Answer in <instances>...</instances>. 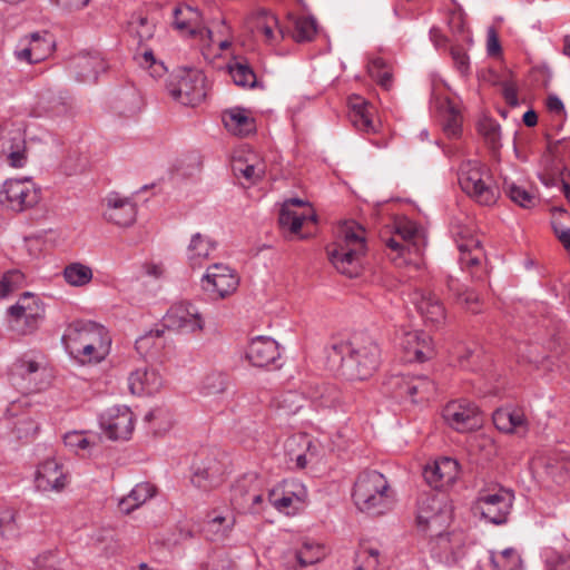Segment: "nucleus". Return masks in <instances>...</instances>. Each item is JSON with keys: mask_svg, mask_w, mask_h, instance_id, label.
Instances as JSON below:
<instances>
[{"mask_svg": "<svg viewBox=\"0 0 570 570\" xmlns=\"http://www.w3.org/2000/svg\"><path fill=\"white\" fill-rule=\"evenodd\" d=\"M380 356L379 345L363 333L333 344L328 353L332 362H340L337 371L347 381H364L371 377L379 368Z\"/></svg>", "mask_w": 570, "mask_h": 570, "instance_id": "nucleus-1", "label": "nucleus"}, {"mask_svg": "<svg viewBox=\"0 0 570 570\" xmlns=\"http://www.w3.org/2000/svg\"><path fill=\"white\" fill-rule=\"evenodd\" d=\"M61 341L66 351L81 364L100 363L108 356L111 347L107 328L90 321L69 324Z\"/></svg>", "mask_w": 570, "mask_h": 570, "instance_id": "nucleus-2", "label": "nucleus"}, {"mask_svg": "<svg viewBox=\"0 0 570 570\" xmlns=\"http://www.w3.org/2000/svg\"><path fill=\"white\" fill-rule=\"evenodd\" d=\"M366 252V230L355 220L341 224L334 240L326 246L330 262L335 269L350 278L358 276L361 257Z\"/></svg>", "mask_w": 570, "mask_h": 570, "instance_id": "nucleus-3", "label": "nucleus"}, {"mask_svg": "<svg viewBox=\"0 0 570 570\" xmlns=\"http://www.w3.org/2000/svg\"><path fill=\"white\" fill-rule=\"evenodd\" d=\"M352 499L361 512L377 517L392 509L394 492L384 474L365 470L354 482Z\"/></svg>", "mask_w": 570, "mask_h": 570, "instance_id": "nucleus-4", "label": "nucleus"}, {"mask_svg": "<svg viewBox=\"0 0 570 570\" xmlns=\"http://www.w3.org/2000/svg\"><path fill=\"white\" fill-rule=\"evenodd\" d=\"M459 185L463 193L481 206H493L500 189L489 167L478 159L461 163L458 170Z\"/></svg>", "mask_w": 570, "mask_h": 570, "instance_id": "nucleus-5", "label": "nucleus"}, {"mask_svg": "<svg viewBox=\"0 0 570 570\" xmlns=\"http://www.w3.org/2000/svg\"><path fill=\"white\" fill-rule=\"evenodd\" d=\"M387 249V256L395 266H405L417 262L423 250V237L417 225L409 219L396 220L393 233L382 236Z\"/></svg>", "mask_w": 570, "mask_h": 570, "instance_id": "nucleus-6", "label": "nucleus"}, {"mask_svg": "<svg viewBox=\"0 0 570 570\" xmlns=\"http://www.w3.org/2000/svg\"><path fill=\"white\" fill-rule=\"evenodd\" d=\"M452 521V505L440 493H423L417 499L416 527L424 533L438 532Z\"/></svg>", "mask_w": 570, "mask_h": 570, "instance_id": "nucleus-7", "label": "nucleus"}, {"mask_svg": "<svg viewBox=\"0 0 570 570\" xmlns=\"http://www.w3.org/2000/svg\"><path fill=\"white\" fill-rule=\"evenodd\" d=\"M167 89L176 101L195 107L206 97V77L198 69H180L170 79Z\"/></svg>", "mask_w": 570, "mask_h": 570, "instance_id": "nucleus-8", "label": "nucleus"}, {"mask_svg": "<svg viewBox=\"0 0 570 570\" xmlns=\"http://www.w3.org/2000/svg\"><path fill=\"white\" fill-rule=\"evenodd\" d=\"M40 199L41 188L30 178H10L0 187V205L14 213L33 208Z\"/></svg>", "mask_w": 570, "mask_h": 570, "instance_id": "nucleus-9", "label": "nucleus"}, {"mask_svg": "<svg viewBox=\"0 0 570 570\" xmlns=\"http://www.w3.org/2000/svg\"><path fill=\"white\" fill-rule=\"evenodd\" d=\"M429 551L431 557L445 566L456 564L465 556L466 535L461 530L444 531L430 534Z\"/></svg>", "mask_w": 570, "mask_h": 570, "instance_id": "nucleus-10", "label": "nucleus"}, {"mask_svg": "<svg viewBox=\"0 0 570 570\" xmlns=\"http://www.w3.org/2000/svg\"><path fill=\"white\" fill-rule=\"evenodd\" d=\"M514 501L512 490L505 488L487 489L479 493L474 509L481 517L493 524L507 522Z\"/></svg>", "mask_w": 570, "mask_h": 570, "instance_id": "nucleus-11", "label": "nucleus"}, {"mask_svg": "<svg viewBox=\"0 0 570 570\" xmlns=\"http://www.w3.org/2000/svg\"><path fill=\"white\" fill-rule=\"evenodd\" d=\"M390 386L395 399L423 403L434 396L436 386L425 375L401 374L391 379Z\"/></svg>", "mask_w": 570, "mask_h": 570, "instance_id": "nucleus-12", "label": "nucleus"}, {"mask_svg": "<svg viewBox=\"0 0 570 570\" xmlns=\"http://www.w3.org/2000/svg\"><path fill=\"white\" fill-rule=\"evenodd\" d=\"M456 246L460 252L459 263L472 279L482 281L487 276L485 256L481 240L469 230L456 233Z\"/></svg>", "mask_w": 570, "mask_h": 570, "instance_id": "nucleus-13", "label": "nucleus"}, {"mask_svg": "<svg viewBox=\"0 0 570 570\" xmlns=\"http://www.w3.org/2000/svg\"><path fill=\"white\" fill-rule=\"evenodd\" d=\"M164 327L178 333L195 334L203 332L205 320L199 309L190 302L173 304L163 317Z\"/></svg>", "mask_w": 570, "mask_h": 570, "instance_id": "nucleus-14", "label": "nucleus"}, {"mask_svg": "<svg viewBox=\"0 0 570 570\" xmlns=\"http://www.w3.org/2000/svg\"><path fill=\"white\" fill-rule=\"evenodd\" d=\"M12 317V327L21 334L35 332L43 318L45 308L41 301L33 294L26 292L18 302L9 308Z\"/></svg>", "mask_w": 570, "mask_h": 570, "instance_id": "nucleus-15", "label": "nucleus"}, {"mask_svg": "<svg viewBox=\"0 0 570 570\" xmlns=\"http://www.w3.org/2000/svg\"><path fill=\"white\" fill-rule=\"evenodd\" d=\"M307 498L305 487L296 480H284L268 492L269 503L281 513L294 515L303 510Z\"/></svg>", "mask_w": 570, "mask_h": 570, "instance_id": "nucleus-16", "label": "nucleus"}, {"mask_svg": "<svg viewBox=\"0 0 570 570\" xmlns=\"http://www.w3.org/2000/svg\"><path fill=\"white\" fill-rule=\"evenodd\" d=\"M239 277L229 266L217 263L207 267L202 277V287L216 298H225L236 292Z\"/></svg>", "mask_w": 570, "mask_h": 570, "instance_id": "nucleus-17", "label": "nucleus"}, {"mask_svg": "<svg viewBox=\"0 0 570 570\" xmlns=\"http://www.w3.org/2000/svg\"><path fill=\"white\" fill-rule=\"evenodd\" d=\"M442 416L458 432L471 431L481 424L478 406L466 400L449 402L442 411Z\"/></svg>", "mask_w": 570, "mask_h": 570, "instance_id": "nucleus-18", "label": "nucleus"}, {"mask_svg": "<svg viewBox=\"0 0 570 570\" xmlns=\"http://www.w3.org/2000/svg\"><path fill=\"white\" fill-rule=\"evenodd\" d=\"M55 48V42L49 32H33L24 37L14 50V57L19 61L30 65L39 63L49 57Z\"/></svg>", "mask_w": 570, "mask_h": 570, "instance_id": "nucleus-19", "label": "nucleus"}, {"mask_svg": "<svg viewBox=\"0 0 570 570\" xmlns=\"http://www.w3.org/2000/svg\"><path fill=\"white\" fill-rule=\"evenodd\" d=\"M104 218L118 227H129L137 218V206L128 197L109 193L104 199Z\"/></svg>", "mask_w": 570, "mask_h": 570, "instance_id": "nucleus-20", "label": "nucleus"}, {"mask_svg": "<svg viewBox=\"0 0 570 570\" xmlns=\"http://www.w3.org/2000/svg\"><path fill=\"white\" fill-rule=\"evenodd\" d=\"M402 358L406 363H422L434 354L432 337L423 331H410L400 340Z\"/></svg>", "mask_w": 570, "mask_h": 570, "instance_id": "nucleus-21", "label": "nucleus"}, {"mask_svg": "<svg viewBox=\"0 0 570 570\" xmlns=\"http://www.w3.org/2000/svg\"><path fill=\"white\" fill-rule=\"evenodd\" d=\"M100 424L109 439L127 440L134 431V414L128 406H112L101 415Z\"/></svg>", "mask_w": 570, "mask_h": 570, "instance_id": "nucleus-22", "label": "nucleus"}, {"mask_svg": "<svg viewBox=\"0 0 570 570\" xmlns=\"http://www.w3.org/2000/svg\"><path fill=\"white\" fill-rule=\"evenodd\" d=\"M305 205V202L298 198L288 199L283 204L278 216V223L283 230L298 234L305 223L316 222L313 209Z\"/></svg>", "mask_w": 570, "mask_h": 570, "instance_id": "nucleus-23", "label": "nucleus"}, {"mask_svg": "<svg viewBox=\"0 0 570 570\" xmlns=\"http://www.w3.org/2000/svg\"><path fill=\"white\" fill-rule=\"evenodd\" d=\"M39 376L40 364L28 356L18 358L11 366L10 382L21 393L40 391Z\"/></svg>", "mask_w": 570, "mask_h": 570, "instance_id": "nucleus-24", "label": "nucleus"}, {"mask_svg": "<svg viewBox=\"0 0 570 570\" xmlns=\"http://www.w3.org/2000/svg\"><path fill=\"white\" fill-rule=\"evenodd\" d=\"M460 474V466L456 460L448 456L435 460L426 465L423 476L428 484L435 490H445L452 487Z\"/></svg>", "mask_w": 570, "mask_h": 570, "instance_id": "nucleus-25", "label": "nucleus"}, {"mask_svg": "<svg viewBox=\"0 0 570 570\" xmlns=\"http://www.w3.org/2000/svg\"><path fill=\"white\" fill-rule=\"evenodd\" d=\"M413 301L426 325L438 327L445 323V307L435 294L419 289L414 292Z\"/></svg>", "mask_w": 570, "mask_h": 570, "instance_id": "nucleus-26", "label": "nucleus"}, {"mask_svg": "<svg viewBox=\"0 0 570 570\" xmlns=\"http://www.w3.org/2000/svg\"><path fill=\"white\" fill-rule=\"evenodd\" d=\"M35 483L40 491H61L68 483L67 474L62 464L55 459H47L41 462L36 471Z\"/></svg>", "mask_w": 570, "mask_h": 570, "instance_id": "nucleus-27", "label": "nucleus"}, {"mask_svg": "<svg viewBox=\"0 0 570 570\" xmlns=\"http://www.w3.org/2000/svg\"><path fill=\"white\" fill-rule=\"evenodd\" d=\"M281 356L278 343L268 336H256L250 340L246 358L253 366L266 367L274 364Z\"/></svg>", "mask_w": 570, "mask_h": 570, "instance_id": "nucleus-28", "label": "nucleus"}, {"mask_svg": "<svg viewBox=\"0 0 570 570\" xmlns=\"http://www.w3.org/2000/svg\"><path fill=\"white\" fill-rule=\"evenodd\" d=\"M106 69L107 63L99 52L79 53L70 62V70L80 82H95Z\"/></svg>", "mask_w": 570, "mask_h": 570, "instance_id": "nucleus-29", "label": "nucleus"}, {"mask_svg": "<svg viewBox=\"0 0 570 570\" xmlns=\"http://www.w3.org/2000/svg\"><path fill=\"white\" fill-rule=\"evenodd\" d=\"M161 386L163 377L153 367L144 365L129 373L128 389L134 395H151L157 393Z\"/></svg>", "mask_w": 570, "mask_h": 570, "instance_id": "nucleus-30", "label": "nucleus"}, {"mask_svg": "<svg viewBox=\"0 0 570 570\" xmlns=\"http://www.w3.org/2000/svg\"><path fill=\"white\" fill-rule=\"evenodd\" d=\"M495 428L504 433L524 436L529 431V422L522 409L500 407L492 414Z\"/></svg>", "mask_w": 570, "mask_h": 570, "instance_id": "nucleus-31", "label": "nucleus"}, {"mask_svg": "<svg viewBox=\"0 0 570 570\" xmlns=\"http://www.w3.org/2000/svg\"><path fill=\"white\" fill-rule=\"evenodd\" d=\"M304 393L317 406L336 409L344 404V395L338 386L330 382H312L306 385Z\"/></svg>", "mask_w": 570, "mask_h": 570, "instance_id": "nucleus-32", "label": "nucleus"}, {"mask_svg": "<svg viewBox=\"0 0 570 570\" xmlns=\"http://www.w3.org/2000/svg\"><path fill=\"white\" fill-rule=\"evenodd\" d=\"M173 24L180 33L194 37L202 33L204 18L197 8L181 3L174 9Z\"/></svg>", "mask_w": 570, "mask_h": 570, "instance_id": "nucleus-33", "label": "nucleus"}, {"mask_svg": "<svg viewBox=\"0 0 570 570\" xmlns=\"http://www.w3.org/2000/svg\"><path fill=\"white\" fill-rule=\"evenodd\" d=\"M232 168L237 178H243L250 185L258 183L266 173L265 163L254 153H249L245 158H234Z\"/></svg>", "mask_w": 570, "mask_h": 570, "instance_id": "nucleus-34", "label": "nucleus"}, {"mask_svg": "<svg viewBox=\"0 0 570 570\" xmlns=\"http://www.w3.org/2000/svg\"><path fill=\"white\" fill-rule=\"evenodd\" d=\"M225 128L233 135L245 137L256 129L255 120L249 110L242 107L227 109L222 115Z\"/></svg>", "mask_w": 570, "mask_h": 570, "instance_id": "nucleus-35", "label": "nucleus"}, {"mask_svg": "<svg viewBox=\"0 0 570 570\" xmlns=\"http://www.w3.org/2000/svg\"><path fill=\"white\" fill-rule=\"evenodd\" d=\"M217 243L210 237L196 233L191 236L190 243L187 247V261L190 267H202L212 254L216 250Z\"/></svg>", "mask_w": 570, "mask_h": 570, "instance_id": "nucleus-36", "label": "nucleus"}, {"mask_svg": "<svg viewBox=\"0 0 570 570\" xmlns=\"http://www.w3.org/2000/svg\"><path fill=\"white\" fill-rule=\"evenodd\" d=\"M220 481L219 463L214 458H207L206 463L195 464L193 468L191 483L203 490L210 491Z\"/></svg>", "mask_w": 570, "mask_h": 570, "instance_id": "nucleus-37", "label": "nucleus"}, {"mask_svg": "<svg viewBox=\"0 0 570 570\" xmlns=\"http://www.w3.org/2000/svg\"><path fill=\"white\" fill-rule=\"evenodd\" d=\"M324 556L323 547L306 541L302 547L293 553H289L285 563L287 570L291 568H306L308 566L317 563Z\"/></svg>", "mask_w": 570, "mask_h": 570, "instance_id": "nucleus-38", "label": "nucleus"}, {"mask_svg": "<svg viewBox=\"0 0 570 570\" xmlns=\"http://www.w3.org/2000/svg\"><path fill=\"white\" fill-rule=\"evenodd\" d=\"M156 494V487L149 482H141L134 487L128 495L119 501V509L124 513H130L138 509Z\"/></svg>", "mask_w": 570, "mask_h": 570, "instance_id": "nucleus-39", "label": "nucleus"}, {"mask_svg": "<svg viewBox=\"0 0 570 570\" xmlns=\"http://www.w3.org/2000/svg\"><path fill=\"white\" fill-rule=\"evenodd\" d=\"M372 106L362 99L352 105L348 118L356 130L365 134L376 132V126L372 119Z\"/></svg>", "mask_w": 570, "mask_h": 570, "instance_id": "nucleus-40", "label": "nucleus"}, {"mask_svg": "<svg viewBox=\"0 0 570 570\" xmlns=\"http://www.w3.org/2000/svg\"><path fill=\"white\" fill-rule=\"evenodd\" d=\"M227 68L236 86L243 88H254L256 86V73L254 72L253 68L248 65L246 59L234 57L229 61Z\"/></svg>", "mask_w": 570, "mask_h": 570, "instance_id": "nucleus-41", "label": "nucleus"}, {"mask_svg": "<svg viewBox=\"0 0 570 570\" xmlns=\"http://www.w3.org/2000/svg\"><path fill=\"white\" fill-rule=\"evenodd\" d=\"M370 77L384 90L393 87L392 66L381 57H375L367 65Z\"/></svg>", "mask_w": 570, "mask_h": 570, "instance_id": "nucleus-42", "label": "nucleus"}, {"mask_svg": "<svg viewBox=\"0 0 570 570\" xmlns=\"http://www.w3.org/2000/svg\"><path fill=\"white\" fill-rule=\"evenodd\" d=\"M490 560L494 570H524L521 554L514 548H507L499 552L492 551Z\"/></svg>", "mask_w": 570, "mask_h": 570, "instance_id": "nucleus-43", "label": "nucleus"}, {"mask_svg": "<svg viewBox=\"0 0 570 570\" xmlns=\"http://www.w3.org/2000/svg\"><path fill=\"white\" fill-rule=\"evenodd\" d=\"M448 288L454 293L459 304L463 305L469 312L478 314L482 311V301L476 292L473 289H460L459 282L450 277L448 279Z\"/></svg>", "mask_w": 570, "mask_h": 570, "instance_id": "nucleus-44", "label": "nucleus"}, {"mask_svg": "<svg viewBox=\"0 0 570 570\" xmlns=\"http://www.w3.org/2000/svg\"><path fill=\"white\" fill-rule=\"evenodd\" d=\"M236 523V518L233 512L220 514L217 511H213L208 514L207 528L208 531L213 532L220 539L228 537Z\"/></svg>", "mask_w": 570, "mask_h": 570, "instance_id": "nucleus-45", "label": "nucleus"}, {"mask_svg": "<svg viewBox=\"0 0 570 570\" xmlns=\"http://www.w3.org/2000/svg\"><path fill=\"white\" fill-rule=\"evenodd\" d=\"M63 278L67 284L75 287H81L89 284L92 279V269L81 263H71L63 268Z\"/></svg>", "mask_w": 570, "mask_h": 570, "instance_id": "nucleus-46", "label": "nucleus"}, {"mask_svg": "<svg viewBox=\"0 0 570 570\" xmlns=\"http://www.w3.org/2000/svg\"><path fill=\"white\" fill-rule=\"evenodd\" d=\"M478 131L483 137L487 146L497 151L501 147V128L492 118L484 117L478 122Z\"/></svg>", "mask_w": 570, "mask_h": 570, "instance_id": "nucleus-47", "label": "nucleus"}, {"mask_svg": "<svg viewBox=\"0 0 570 570\" xmlns=\"http://www.w3.org/2000/svg\"><path fill=\"white\" fill-rule=\"evenodd\" d=\"M278 28L277 18L268 12L259 13L254 23V30L257 35H262L267 42L276 40V29Z\"/></svg>", "mask_w": 570, "mask_h": 570, "instance_id": "nucleus-48", "label": "nucleus"}, {"mask_svg": "<svg viewBox=\"0 0 570 570\" xmlns=\"http://www.w3.org/2000/svg\"><path fill=\"white\" fill-rule=\"evenodd\" d=\"M39 430V423L30 413L17 416L13 422L12 432L19 440L32 439Z\"/></svg>", "mask_w": 570, "mask_h": 570, "instance_id": "nucleus-49", "label": "nucleus"}, {"mask_svg": "<svg viewBox=\"0 0 570 570\" xmlns=\"http://www.w3.org/2000/svg\"><path fill=\"white\" fill-rule=\"evenodd\" d=\"M317 32L316 21L312 17H299L294 23L293 39L296 42L311 41Z\"/></svg>", "mask_w": 570, "mask_h": 570, "instance_id": "nucleus-50", "label": "nucleus"}, {"mask_svg": "<svg viewBox=\"0 0 570 570\" xmlns=\"http://www.w3.org/2000/svg\"><path fill=\"white\" fill-rule=\"evenodd\" d=\"M129 27L139 42L151 39L156 29L155 23L141 14L134 16L129 21Z\"/></svg>", "mask_w": 570, "mask_h": 570, "instance_id": "nucleus-51", "label": "nucleus"}, {"mask_svg": "<svg viewBox=\"0 0 570 570\" xmlns=\"http://www.w3.org/2000/svg\"><path fill=\"white\" fill-rule=\"evenodd\" d=\"M17 512L6 509L0 512V535L4 539H13L19 535V527L16 521Z\"/></svg>", "mask_w": 570, "mask_h": 570, "instance_id": "nucleus-52", "label": "nucleus"}, {"mask_svg": "<svg viewBox=\"0 0 570 570\" xmlns=\"http://www.w3.org/2000/svg\"><path fill=\"white\" fill-rule=\"evenodd\" d=\"M65 445L76 452L88 450L94 442L90 440L88 434L85 431H70L63 435Z\"/></svg>", "mask_w": 570, "mask_h": 570, "instance_id": "nucleus-53", "label": "nucleus"}, {"mask_svg": "<svg viewBox=\"0 0 570 570\" xmlns=\"http://www.w3.org/2000/svg\"><path fill=\"white\" fill-rule=\"evenodd\" d=\"M24 282V275L18 269H12L3 274L0 279V298H3L18 289Z\"/></svg>", "mask_w": 570, "mask_h": 570, "instance_id": "nucleus-54", "label": "nucleus"}, {"mask_svg": "<svg viewBox=\"0 0 570 570\" xmlns=\"http://www.w3.org/2000/svg\"><path fill=\"white\" fill-rule=\"evenodd\" d=\"M139 101L138 92L135 89H128L122 91L115 107L124 115H134L139 108Z\"/></svg>", "mask_w": 570, "mask_h": 570, "instance_id": "nucleus-55", "label": "nucleus"}, {"mask_svg": "<svg viewBox=\"0 0 570 570\" xmlns=\"http://www.w3.org/2000/svg\"><path fill=\"white\" fill-rule=\"evenodd\" d=\"M443 131L448 138L456 139L462 135V117L453 107L449 109L443 124Z\"/></svg>", "mask_w": 570, "mask_h": 570, "instance_id": "nucleus-56", "label": "nucleus"}, {"mask_svg": "<svg viewBox=\"0 0 570 570\" xmlns=\"http://www.w3.org/2000/svg\"><path fill=\"white\" fill-rule=\"evenodd\" d=\"M507 194L509 198L523 208H530L534 206L535 198L529 193L527 189L517 186L515 184H511L507 186Z\"/></svg>", "mask_w": 570, "mask_h": 570, "instance_id": "nucleus-57", "label": "nucleus"}, {"mask_svg": "<svg viewBox=\"0 0 570 570\" xmlns=\"http://www.w3.org/2000/svg\"><path fill=\"white\" fill-rule=\"evenodd\" d=\"M361 563L355 570H377L380 566V551L373 548H362L357 553Z\"/></svg>", "mask_w": 570, "mask_h": 570, "instance_id": "nucleus-58", "label": "nucleus"}, {"mask_svg": "<svg viewBox=\"0 0 570 570\" xmlns=\"http://www.w3.org/2000/svg\"><path fill=\"white\" fill-rule=\"evenodd\" d=\"M61 558L55 550L40 553L33 561V570H60Z\"/></svg>", "mask_w": 570, "mask_h": 570, "instance_id": "nucleus-59", "label": "nucleus"}, {"mask_svg": "<svg viewBox=\"0 0 570 570\" xmlns=\"http://www.w3.org/2000/svg\"><path fill=\"white\" fill-rule=\"evenodd\" d=\"M139 65L144 68L151 69L153 77L161 76L166 68L161 62H157L151 50H145L139 58Z\"/></svg>", "mask_w": 570, "mask_h": 570, "instance_id": "nucleus-60", "label": "nucleus"}, {"mask_svg": "<svg viewBox=\"0 0 570 570\" xmlns=\"http://www.w3.org/2000/svg\"><path fill=\"white\" fill-rule=\"evenodd\" d=\"M450 52L458 69L462 73H465L469 70V56L465 50L460 46H454L451 48Z\"/></svg>", "mask_w": 570, "mask_h": 570, "instance_id": "nucleus-61", "label": "nucleus"}, {"mask_svg": "<svg viewBox=\"0 0 570 570\" xmlns=\"http://www.w3.org/2000/svg\"><path fill=\"white\" fill-rule=\"evenodd\" d=\"M204 389L207 393H220L225 390V377L223 374H210L206 377Z\"/></svg>", "mask_w": 570, "mask_h": 570, "instance_id": "nucleus-62", "label": "nucleus"}, {"mask_svg": "<svg viewBox=\"0 0 570 570\" xmlns=\"http://www.w3.org/2000/svg\"><path fill=\"white\" fill-rule=\"evenodd\" d=\"M8 163L13 168H22L24 167L27 163V154L26 148L22 146L21 148H18L17 150H11L8 154Z\"/></svg>", "mask_w": 570, "mask_h": 570, "instance_id": "nucleus-63", "label": "nucleus"}, {"mask_svg": "<svg viewBox=\"0 0 570 570\" xmlns=\"http://www.w3.org/2000/svg\"><path fill=\"white\" fill-rule=\"evenodd\" d=\"M449 27L454 32H461L464 28V14L460 9H453L450 11Z\"/></svg>", "mask_w": 570, "mask_h": 570, "instance_id": "nucleus-64", "label": "nucleus"}]
</instances>
